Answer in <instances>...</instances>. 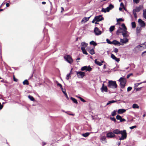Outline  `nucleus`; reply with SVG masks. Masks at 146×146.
<instances>
[{
  "label": "nucleus",
  "mask_w": 146,
  "mask_h": 146,
  "mask_svg": "<svg viewBox=\"0 0 146 146\" xmlns=\"http://www.w3.org/2000/svg\"><path fill=\"white\" fill-rule=\"evenodd\" d=\"M113 132L115 135L121 134V137L119 139L120 141L123 140L126 138L127 133L125 130L120 131L119 129H115L113 131Z\"/></svg>",
  "instance_id": "nucleus-1"
},
{
  "label": "nucleus",
  "mask_w": 146,
  "mask_h": 146,
  "mask_svg": "<svg viewBox=\"0 0 146 146\" xmlns=\"http://www.w3.org/2000/svg\"><path fill=\"white\" fill-rule=\"evenodd\" d=\"M117 85L115 81H109L108 82V87L112 89L116 88L117 87Z\"/></svg>",
  "instance_id": "nucleus-2"
},
{
  "label": "nucleus",
  "mask_w": 146,
  "mask_h": 146,
  "mask_svg": "<svg viewBox=\"0 0 146 146\" xmlns=\"http://www.w3.org/2000/svg\"><path fill=\"white\" fill-rule=\"evenodd\" d=\"M119 81L120 82L121 88H124L126 84L125 80L123 78L121 77L119 79Z\"/></svg>",
  "instance_id": "nucleus-3"
},
{
  "label": "nucleus",
  "mask_w": 146,
  "mask_h": 146,
  "mask_svg": "<svg viewBox=\"0 0 146 146\" xmlns=\"http://www.w3.org/2000/svg\"><path fill=\"white\" fill-rule=\"evenodd\" d=\"M64 59L68 63L71 64L73 62V60L71 56L69 55H66L64 56Z\"/></svg>",
  "instance_id": "nucleus-4"
},
{
  "label": "nucleus",
  "mask_w": 146,
  "mask_h": 146,
  "mask_svg": "<svg viewBox=\"0 0 146 146\" xmlns=\"http://www.w3.org/2000/svg\"><path fill=\"white\" fill-rule=\"evenodd\" d=\"M124 23L122 24L121 25V27L122 28L119 27L118 29L117 30L116 32V34L117 35H119V34L122 33V34L124 32V31L125 30V28L124 27L122 26Z\"/></svg>",
  "instance_id": "nucleus-5"
},
{
  "label": "nucleus",
  "mask_w": 146,
  "mask_h": 146,
  "mask_svg": "<svg viewBox=\"0 0 146 146\" xmlns=\"http://www.w3.org/2000/svg\"><path fill=\"white\" fill-rule=\"evenodd\" d=\"M123 27L125 28V30L124 31V32L122 34V35L124 37H128L129 36L128 34V32L127 30V28L126 27L124 24H123L122 25Z\"/></svg>",
  "instance_id": "nucleus-6"
},
{
  "label": "nucleus",
  "mask_w": 146,
  "mask_h": 146,
  "mask_svg": "<svg viewBox=\"0 0 146 146\" xmlns=\"http://www.w3.org/2000/svg\"><path fill=\"white\" fill-rule=\"evenodd\" d=\"M81 70L82 71L86 70V71H88L89 72H90L92 71V68H91L90 66H85L82 67L81 68Z\"/></svg>",
  "instance_id": "nucleus-7"
},
{
  "label": "nucleus",
  "mask_w": 146,
  "mask_h": 146,
  "mask_svg": "<svg viewBox=\"0 0 146 146\" xmlns=\"http://www.w3.org/2000/svg\"><path fill=\"white\" fill-rule=\"evenodd\" d=\"M76 74L79 78H83L85 76V73L81 71L76 72Z\"/></svg>",
  "instance_id": "nucleus-8"
},
{
  "label": "nucleus",
  "mask_w": 146,
  "mask_h": 146,
  "mask_svg": "<svg viewBox=\"0 0 146 146\" xmlns=\"http://www.w3.org/2000/svg\"><path fill=\"white\" fill-rule=\"evenodd\" d=\"M143 8V6L142 5H140L139 7H136L135 9L133 10V12L136 13V12H139L141 9Z\"/></svg>",
  "instance_id": "nucleus-9"
},
{
  "label": "nucleus",
  "mask_w": 146,
  "mask_h": 146,
  "mask_svg": "<svg viewBox=\"0 0 146 146\" xmlns=\"http://www.w3.org/2000/svg\"><path fill=\"white\" fill-rule=\"evenodd\" d=\"M129 39L127 38H125L123 39L120 38V42L121 43V45H123L124 44H125L127 42H128Z\"/></svg>",
  "instance_id": "nucleus-10"
},
{
  "label": "nucleus",
  "mask_w": 146,
  "mask_h": 146,
  "mask_svg": "<svg viewBox=\"0 0 146 146\" xmlns=\"http://www.w3.org/2000/svg\"><path fill=\"white\" fill-rule=\"evenodd\" d=\"M138 22L141 27H145V23L141 19H139L138 20Z\"/></svg>",
  "instance_id": "nucleus-11"
},
{
  "label": "nucleus",
  "mask_w": 146,
  "mask_h": 146,
  "mask_svg": "<svg viewBox=\"0 0 146 146\" xmlns=\"http://www.w3.org/2000/svg\"><path fill=\"white\" fill-rule=\"evenodd\" d=\"M106 136L109 138H112L115 137V135L114 134L113 132H110L106 134Z\"/></svg>",
  "instance_id": "nucleus-12"
},
{
  "label": "nucleus",
  "mask_w": 146,
  "mask_h": 146,
  "mask_svg": "<svg viewBox=\"0 0 146 146\" xmlns=\"http://www.w3.org/2000/svg\"><path fill=\"white\" fill-rule=\"evenodd\" d=\"M94 31L96 35H100L102 33L101 31H100L99 29L97 27H96L94 28Z\"/></svg>",
  "instance_id": "nucleus-13"
},
{
  "label": "nucleus",
  "mask_w": 146,
  "mask_h": 146,
  "mask_svg": "<svg viewBox=\"0 0 146 146\" xmlns=\"http://www.w3.org/2000/svg\"><path fill=\"white\" fill-rule=\"evenodd\" d=\"M101 90L102 92H108V89L106 86H105L104 84V83L102 84V86L101 88Z\"/></svg>",
  "instance_id": "nucleus-14"
},
{
  "label": "nucleus",
  "mask_w": 146,
  "mask_h": 146,
  "mask_svg": "<svg viewBox=\"0 0 146 146\" xmlns=\"http://www.w3.org/2000/svg\"><path fill=\"white\" fill-rule=\"evenodd\" d=\"M143 45H144L145 46L143 47H145V48H146V42H145L143 43L142 44H141L140 45H139L136 46L135 48L134 49V50H136L137 49H139V48L140 47H143Z\"/></svg>",
  "instance_id": "nucleus-15"
},
{
  "label": "nucleus",
  "mask_w": 146,
  "mask_h": 146,
  "mask_svg": "<svg viewBox=\"0 0 146 146\" xmlns=\"http://www.w3.org/2000/svg\"><path fill=\"white\" fill-rule=\"evenodd\" d=\"M95 18L97 22L100 21L104 20L103 17L101 15L96 16Z\"/></svg>",
  "instance_id": "nucleus-16"
},
{
  "label": "nucleus",
  "mask_w": 146,
  "mask_h": 146,
  "mask_svg": "<svg viewBox=\"0 0 146 146\" xmlns=\"http://www.w3.org/2000/svg\"><path fill=\"white\" fill-rule=\"evenodd\" d=\"M111 57L115 61L117 62H119V58H117L116 57L115 55L113 54H111Z\"/></svg>",
  "instance_id": "nucleus-17"
},
{
  "label": "nucleus",
  "mask_w": 146,
  "mask_h": 146,
  "mask_svg": "<svg viewBox=\"0 0 146 146\" xmlns=\"http://www.w3.org/2000/svg\"><path fill=\"white\" fill-rule=\"evenodd\" d=\"M112 43L113 44L115 45H116L118 46H120L121 45V43L117 41L116 40H114L112 42Z\"/></svg>",
  "instance_id": "nucleus-18"
},
{
  "label": "nucleus",
  "mask_w": 146,
  "mask_h": 146,
  "mask_svg": "<svg viewBox=\"0 0 146 146\" xmlns=\"http://www.w3.org/2000/svg\"><path fill=\"white\" fill-rule=\"evenodd\" d=\"M81 45L82 46L81 48H85L86 47L87 45L88 44L86 43L85 42H82L81 43Z\"/></svg>",
  "instance_id": "nucleus-19"
},
{
  "label": "nucleus",
  "mask_w": 146,
  "mask_h": 146,
  "mask_svg": "<svg viewBox=\"0 0 146 146\" xmlns=\"http://www.w3.org/2000/svg\"><path fill=\"white\" fill-rule=\"evenodd\" d=\"M106 138L105 136H103L100 138L101 141L103 143H105L106 142Z\"/></svg>",
  "instance_id": "nucleus-20"
},
{
  "label": "nucleus",
  "mask_w": 146,
  "mask_h": 146,
  "mask_svg": "<svg viewBox=\"0 0 146 146\" xmlns=\"http://www.w3.org/2000/svg\"><path fill=\"white\" fill-rule=\"evenodd\" d=\"M125 110L121 109H119L118 110L117 112L119 114H121L125 112Z\"/></svg>",
  "instance_id": "nucleus-21"
},
{
  "label": "nucleus",
  "mask_w": 146,
  "mask_h": 146,
  "mask_svg": "<svg viewBox=\"0 0 146 146\" xmlns=\"http://www.w3.org/2000/svg\"><path fill=\"white\" fill-rule=\"evenodd\" d=\"M91 16H90V17H84V18L81 21L82 22H84L85 23L86 21H88L89 19L90 18V17Z\"/></svg>",
  "instance_id": "nucleus-22"
},
{
  "label": "nucleus",
  "mask_w": 146,
  "mask_h": 146,
  "mask_svg": "<svg viewBox=\"0 0 146 146\" xmlns=\"http://www.w3.org/2000/svg\"><path fill=\"white\" fill-rule=\"evenodd\" d=\"M141 27H137L136 28V32L137 34H138L139 33H140L141 30Z\"/></svg>",
  "instance_id": "nucleus-23"
},
{
  "label": "nucleus",
  "mask_w": 146,
  "mask_h": 146,
  "mask_svg": "<svg viewBox=\"0 0 146 146\" xmlns=\"http://www.w3.org/2000/svg\"><path fill=\"white\" fill-rule=\"evenodd\" d=\"M132 107L134 109H138L139 108V106L137 104H134L133 105Z\"/></svg>",
  "instance_id": "nucleus-24"
},
{
  "label": "nucleus",
  "mask_w": 146,
  "mask_h": 146,
  "mask_svg": "<svg viewBox=\"0 0 146 146\" xmlns=\"http://www.w3.org/2000/svg\"><path fill=\"white\" fill-rule=\"evenodd\" d=\"M95 63L96 64L99 66H101L102 65V63L101 62H100L97 61V59H96L95 60Z\"/></svg>",
  "instance_id": "nucleus-25"
},
{
  "label": "nucleus",
  "mask_w": 146,
  "mask_h": 146,
  "mask_svg": "<svg viewBox=\"0 0 146 146\" xmlns=\"http://www.w3.org/2000/svg\"><path fill=\"white\" fill-rule=\"evenodd\" d=\"M108 9V8L107 7L105 9L102 8V11L104 13H106V12H108L109 11V10Z\"/></svg>",
  "instance_id": "nucleus-26"
},
{
  "label": "nucleus",
  "mask_w": 146,
  "mask_h": 146,
  "mask_svg": "<svg viewBox=\"0 0 146 146\" xmlns=\"http://www.w3.org/2000/svg\"><path fill=\"white\" fill-rule=\"evenodd\" d=\"M143 17L145 19H146V9L143 10Z\"/></svg>",
  "instance_id": "nucleus-27"
},
{
  "label": "nucleus",
  "mask_w": 146,
  "mask_h": 146,
  "mask_svg": "<svg viewBox=\"0 0 146 146\" xmlns=\"http://www.w3.org/2000/svg\"><path fill=\"white\" fill-rule=\"evenodd\" d=\"M81 50L82 51V52L83 54L86 55L88 54V53L87 52L85 48H81Z\"/></svg>",
  "instance_id": "nucleus-28"
},
{
  "label": "nucleus",
  "mask_w": 146,
  "mask_h": 146,
  "mask_svg": "<svg viewBox=\"0 0 146 146\" xmlns=\"http://www.w3.org/2000/svg\"><path fill=\"white\" fill-rule=\"evenodd\" d=\"M90 133H83L82 134V136L84 137H87L89 136V135H90Z\"/></svg>",
  "instance_id": "nucleus-29"
},
{
  "label": "nucleus",
  "mask_w": 146,
  "mask_h": 146,
  "mask_svg": "<svg viewBox=\"0 0 146 146\" xmlns=\"http://www.w3.org/2000/svg\"><path fill=\"white\" fill-rule=\"evenodd\" d=\"M113 7H114L113 5L111 4H110L109 5V6L107 7V8H108V9L109 10V11L111 9L113 8Z\"/></svg>",
  "instance_id": "nucleus-30"
},
{
  "label": "nucleus",
  "mask_w": 146,
  "mask_h": 146,
  "mask_svg": "<svg viewBox=\"0 0 146 146\" xmlns=\"http://www.w3.org/2000/svg\"><path fill=\"white\" fill-rule=\"evenodd\" d=\"M90 44L94 46H96L97 45V44L96 42L93 40L90 42Z\"/></svg>",
  "instance_id": "nucleus-31"
},
{
  "label": "nucleus",
  "mask_w": 146,
  "mask_h": 146,
  "mask_svg": "<svg viewBox=\"0 0 146 146\" xmlns=\"http://www.w3.org/2000/svg\"><path fill=\"white\" fill-rule=\"evenodd\" d=\"M70 99L74 103L76 104L78 103L77 100L75 98L71 97L70 98Z\"/></svg>",
  "instance_id": "nucleus-32"
},
{
  "label": "nucleus",
  "mask_w": 146,
  "mask_h": 146,
  "mask_svg": "<svg viewBox=\"0 0 146 146\" xmlns=\"http://www.w3.org/2000/svg\"><path fill=\"white\" fill-rule=\"evenodd\" d=\"M115 26H111L110 28V31L111 32L113 31L114 29Z\"/></svg>",
  "instance_id": "nucleus-33"
},
{
  "label": "nucleus",
  "mask_w": 146,
  "mask_h": 146,
  "mask_svg": "<svg viewBox=\"0 0 146 146\" xmlns=\"http://www.w3.org/2000/svg\"><path fill=\"white\" fill-rule=\"evenodd\" d=\"M131 27L133 28H135L136 27V24L135 22H132L131 23Z\"/></svg>",
  "instance_id": "nucleus-34"
},
{
  "label": "nucleus",
  "mask_w": 146,
  "mask_h": 146,
  "mask_svg": "<svg viewBox=\"0 0 146 146\" xmlns=\"http://www.w3.org/2000/svg\"><path fill=\"white\" fill-rule=\"evenodd\" d=\"M28 98L32 101H35V99L34 98L31 96L29 95L28 96Z\"/></svg>",
  "instance_id": "nucleus-35"
},
{
  "label": "nucleus",
  "mask_w": 146,
  "mask_h": 146,
  "mask_svg": "<svg viewBox=\"0 0 146 146\" xmlns=\"http://www.w3.org/2000/svg\"><path fill=\"white\" fill-rule=\"evenodd\" d=\"M23 84L24 85H28L29 83L28 80H25L23 82Z\"/></svg>",
  "instance_id": "nucleus-36"
},
{
  "label": "nucleus",
  "mask_w": 146,
  "mask_h": 146,
  "mask_svg": "<svg viewBox=\"0 0 146 146\" xmlns=\"http://www.w3.org/2000/svg\"><path fill=\"white\" fill-rule=\"evenodd\" d=\"M90 53L92 55L94 54V51L93 49H91L89 51Z\"/></svg>",
  "instance_id": "nucleus-37"
},
{
  "label": "nucleus",
  "mask_w": 146,
  "mask_h": 146,
  "mask_svg": "<svg viewBox=\"0 0 146 146\" xmlns=\"http://www.w3.org/2000/svg\"><path fill=\"white\" fill-rule=\"evenodd\" d=\"M116 110H114L111 113V115L113 116H114L116 114Z\"/></svg>",
  "instance_id": "nucleus-38"
},
{
  "label": "nucleus",
  "mask_w": 146,
  "mask_h": 146,
  "mask_svg": "<svg viewBox=\"0 0 146 146\" xmlns=\"http://www.w3.org/2000/svg\"><path fill=\"white\" fill-rule=\"evenodd\" d=\"M70 73H69L67 75L66 77V79L67 80H68L69 79L70 77Z\"/></svg>",
  "instance_id": "nucleus-39"
},
{
  "label": "nucleus",
  "mask_w": 146,
  "mask_h": 146,
  "mask_svg": "<svg viewBox=\"0 0 146 146\" xmlns=\"http://www.w3.org/2000/svg\"><path fill=\"white\" fill-rule=\"evenodd\" d=\"M77 97L78 98H79L80 99L81 101L82 102H86V101L84 100L81 97H79V96H78V97L77 96Z\"/></svg>",
  "instance_id": "nucleus-40"
},
{
  "label": "nucleus",
  "mask_w": 146,
  "mask_h": 146,
  "mask_svg": "<svg viewBox=\"0 0 146 146\" xmlns=\"http://www.w3.org/2000/svg\"><path fill=\"white\" fill-rule=\"evenodd\" d=\"M116 119L118 120H121V117L119 115H117L116 117Z\"/></svg>",
  "instance_id": "nucleus-41"
},
{
  "label": "nucleus",
  "mask_w": 146,
  "mask_h": 146,
  "mask_svg": "<svg viewBox=\"0 0 146 146\" xmlns=\"http://www.w3.org/2000/svg\"><path fill=\"white\" fill-rule=\"evenodd\" d=\"M57 86H59L61 88V89L62 90L63 88L62 87V85L58 83V82H57Z\"/></svg>",
  "instance_id": "nucleus-42"
},
{
  "label": "nucleus",
  "mask_w": 146,
  "mask_h": 146,
  "mask_svg": "<svg viewBox=\"0 0 146 146\" xmlns=\"http://www.w3.org/2000/svg\"><path fill=\"white\" fill-rule=\"evenodd\" d=\"M116 102V101L115 100H112V101H110L108 102L109 104H111L113 103H114Z\"/></svg>",
  "instance_id": "nucleus-43"
},
{
  "label": "nucleus",
  "mask_w": 146,
  "mask_h": 146,
  "mask_svg": "<svg viewBox=\"0 0 146 146\" xmlns=\"http://www.w3.org/2000/svg\"><path fill=\"white\" fill-rule=\"evenodd\" d=\"M107 42L110 44H112V42L110 41L108 39H107L106 40Z\"/></svg>",
  "instance_id": "nucleus-44"
},
{
  "label": "nucleus",
  "mask_w": 146,
  "mask_h": 146,
  "mask_svg": "<svg viewBox=\"0 0 146 146\" xmlns=\"http://www.w3.org/2000/svg\"><path fill=\"white\" fill-rule=\"evenodd\" d=\"M133 14L134 15V17L135 19H136L137 18V14L136 13L133 12Z\"/></svg>",
  "instance_id": "nucleus-45"
},
{
  "label": "nucleus",
  "mask_w": 146,
  "mask_h": 146,
  "mask_svg": "<svg viewBox=\"0 0 146 146\" xmlns=\"http://www.w3.org/2000/svg\"><path fill=\"white\" fill-rule=\"evenodd\" d=\"M132 89V88L131 87H128L127 88V92H129L130 91H131V89Z\"/></svg>",
  "instance_id": "nucleus-46"
},
{
  "label": "nucleus",
  "mask_w": 146,
  "mask_h": 146,
  "mask_svg": "<svg viewBox=\"0 0 146 146\" xmlns=\"http://www.w3.org/2000/svg\"><path fill=\"white\" fill-rule=\"evenodd\" d=\"M139 0H133V2L137 4L139 3Z\"/></svg>",
  "instance_id": "nucleus-47"
},
{
  "label": "nucleus",
  "mask_w": 146,
  "mask_h": 146,
  "mask_svg": "<svg viewBox=\"0 0 146 146\" xmlns=\"http://www.w3.org/2000/svg\"><path fill=\"white\" fill-rule=\"evenodd\" d=\"M113 51L115 53H117L118 52V49L115 48L113 50Z\"/></svg>",
  "instance_id": "nucleus-48"
},
{
  "label": "nucleus",
  "mask_w": 146,
  "mask_h": 146,
  "mask_svg": "<svg viewBox=\"0 0 146 146\" xmlns=\"http://www.w3.org/2000/svg\"><path fill=\"white\" fill-rule=\"evenodd\" d=\"M133 75V74L132 73H130L128 75H127V78H128L131 76H132Z\"/></svg>",
  "instance_id": "nucleus-49"
},
{
  "label": "nucleus",
  "mask_w": 146,
  "mask_h": 146,
  "mask_svg": "<svg viewBox=\"0 0 146 146\" xmlns=\"http://www.w3.org/2000/svg\"><path fill=\"white\" fill-rule=\"evenodd\" d=\"M136 127H137L136 126L134 125V126H133L130 127V128L131 129H133L134 128Z\"/></svg>",
  "instance_id": "nucleus-50"
},
{
  "label": "nucleus",
  "mask_w": 146,
  "mask_h": 146,
  "mask_svg": "<svg viewBox=\"0 0 146 146\" xmlns=\"http://www.w3.org/2000/svg\"><path fill=\"white\" fill-rule=\"evenodd\" d=\"M120 6L123 9H124L123 3H121L120 4Z\"/></svg>",
  "instance_id": "nucleus-51"
},
{
  "label": "nucleus",
  "mask_w": 146,
  "mask_h": 146,
  "mask_svg": "<svg viewBox=\"0 0 146 146\" xmlns=\"http://www.w3.org/2000/svg\"><path fill=\"white\" fill-rule=\"evenodd\" d=\"M62 90L63 93L64 94V95L65 94H66V90H65L63 89L62 88V90Z\"/></svg>",
  "instance_id": "nucleus-52"
},
{
  "label": "nucleus",
  "mask_w": 146,
  "mask_h": 146,
  "mask_svg": "<svg viewBox=\"0 0 146 146\" xmlns=\"http://www.w3.org/2000/svg\"><path fill=\"white\" fill-rule=\"evenodd\" d=\"M123 21V20L122 19V18H119V19H117V21Z\"/></svg>",
  "instance_id": "nucleus-53"
},
{
  "label": "nucleus",
  "mask_w": 146,
  "mask_h": 146,
  "mask_svg": "<svg viewBox=\"0 0 146 146\" xmlns=\"http://www.w3.org/2000/svg\"><path fill=\"white\" fill-rule=\"evenodd\" d=\"M111 119L113 121H114L115 122L116 120L115 119L114 117L111 118Z\"/></svg>",
  "instance_id": "nucleus-54"
},
{
  "label": "nucleus",
  "mask_w": 146,
  "mask_h": 146,
  "mask_svg": "<svg viewBox=\"0 0 146 146\" xmlns=\"http://www.w3.org/2000/svg\"><path fill=\"white\" fill-rule=\"evenodd\" d=\"M13 80L15 82H17L18 80L15 78V77L14 76L13 77Z\"/></svg>",
  "instance_id": "nucleus-55"
},
{
  "label": "nucleus",
  "mask_w": 146,
  "mask_h": 146,
  "mask_svg": "<svg viewBox=\"0 0 146 146\" xmlns=\"http://www.w3.org/2000/svg\"><path fill=\"white\" fill-rule=\"evenodd\" d=\"M96 21V19H95V18H94V19H93V20H92V23H95V22Z\"/></svg>",
  "instance_id": "nucleus-56"
},
{
  "label": "nucleus",
  "mask_w": 146,
  "mask_h": 146,
  "mask_svg": "<svg viewBox=\"0 0 146 146\" xmlns=\"http://www.w3.org/2000/svg\"><path fill=\"white\" fill-rule=\"evenodd\" d=\"M125 121V120L124 119H122L121 118V119L120 121L121 122H123Z\"/></svg>",
  "instance_id": "nucleus-57"
},
{
  "label": "nucleus",
  "mask_w": 146,
  "mask_h": 146,
  "mask_svg": "<svg viewBox=\"0 0 146 146\" xmlns=\"http://www.w3.org/2000/svg\"><path fill=\"white\" fill-rule=\"evenodd\" d=\"M134 86L135 87H137L139 86V84L138 83H136L135 84Z\"/></svg>",
  "instance_id": "nucleus-58"
},
{
  "label": "nucleus",
  "mask_w": 146,
  "mask_h": 146,
  "mask_svg": "<svg viewBox=\"0 0 146 146\" xmlns=\"http://www.w3.org/2000/svg\"><path fill=\"white\" fill-rule=\"evenodd\" d=\"M141 88H137L136 89V91H139L141 89Z\"/></svg>",
  "instance_id": "nucleus-59"
},
{
  "label": "nucleus",
  "mask_w": 146,
  "mask_h": 146,
  "mask_svg": "<svg viewBox=\"0 0 146 146\" xmlns=\"http://www.w3.org/2000/svg\"><path fill=\"white\" fill-rule=\"evenodd\" d=\"M64 95H65V97L67 98V99H68L69 98H68V96H67V94H65Z\"/></svg>",
  "instance_id": "nucleus-60"
},
{
  "label": "nucleus",
  "mask_w": 146,
  "mask_h": 146,
  "mask_svg": "<svg viewBox=\"0 0 146 146\" xmlns=\"http://www.w3.org/2000/svg\"><path fill=\"white\" fill-rule=\"evenodd\" d=\"M146 83V81H144L143 82H141L139 83H138V84H139V85L141 84L142 83Z\"/></svg>",
  "instance_id": "nucleus-61"
},
{
  "label": "nucleus",
  "mask_w": 146,
  "mask_h": 146,
  "mask_svg": "<svg viewBox=\"0 0 146 146\" xmlns=\"http://www.w3.org/2000/svg\"><path fill=\"white\" fill-rule=\"evenodd\" d=\"M6 7H9V4L8 3H6Z\"/></svg>",
  "instance_id": "nucleus-62"
},
{
  "label": "nucleus",
  "mask_w": 146,
  "mask_h": 146,
  "mask_svg": "<svg viewBox=\"0 0 146 146\" xmlns=\"http://www.w3.org/2000/svg\"><path fill=\"white\" fill-rule=\"evenodd\" d=\"M46 144V142H42V145L43 146L44 145H45Z\"/></svg>",
  "instance_id": "nucleus-63"
},
{
  "label": "nucleus",
  "mask_w": 146,
  "mask_h": 146,
  "mask_svg": "<svg viewBox=\"0 0 146 146\" xmlns=\"http://www.w3.org/2000/svg\"><path fill=\"white\" fill-rule=\"evenodd\" d=\"M3 108V106L2 105H1L0 106V109L1 110L2 109V108Z\"/></svg>",
  "instance_id": "nucleus-64"
}]
</instances>
